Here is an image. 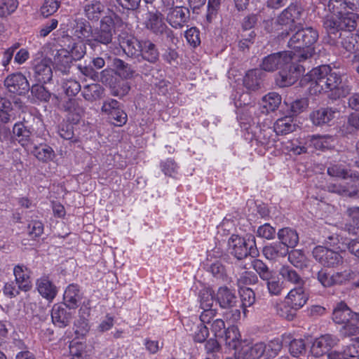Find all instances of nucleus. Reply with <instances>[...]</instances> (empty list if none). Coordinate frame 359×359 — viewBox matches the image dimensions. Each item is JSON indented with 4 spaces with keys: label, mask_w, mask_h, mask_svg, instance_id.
<instances>
[{
    "label": "nucleus",
    "mask_w": 359,
    "mask_h": 359,
    "mask_svg": "<svg viewBox=\"0 0 359 359\" xmlns=\"http://www.w3.org/2000/svg\"><path fill=\"white\" fill-rule=\"evenodd\" d=\"M265 351V358L266 359L274 358L282 348V344L278 339L271 341L267 345Z\"/></svg>",
    "instance_id": "54"
},
{
    "label": "nucleus",
    "mask_w": 359,
    "mask_h": 359,
    "mask_svg": "<svg viewBox=\"0 0 359 359\" xmlns=\"http://www.w3.org/2000/svg\"><path fill=\"white\" fill-rule=\"evenodd\" d=\"M312 254L316 261L327 267H336L343 262L339 253L321 245L314 248Z\"/></svg>",
    "instance_id": "9"
},
{
    "label": "nucleus",
    "mask_w": 359,
    "mask_h": 359,
    "mask_svg": "<svg viewBox=\"0 0 359 359\" xmlns=\"http://www.w3.org/2000/svg\"><path fill=\"white\" fill-rule=\"evenodd\" d=\"M13 273L19 288L27 291L30 289L29 273L27 269L23 266L18 265L14 267Z\"/></svg>",
    "instance_id": "35"
},
{
    "label": "nucleus",
    "mask_w": 359,
    "mask_h": 359,
    "mask_svg": "<svg viewBox=\"0 0 359 359\" xmlns=\"http://www.w3.org/2000/svg\"><path fill=\"white\" fill-rule=\"evenodd\" d=\"M200 306L203 308H212L214 303L213 292L210 288H204L200 292Z\"/></svg>",
    "instance_id": "50"
},
{
    "label": "nucleus",
    "mask_w": 359,
    "mask_h": 359,
    "mask_svg": "<svg viewBox=\"0 0 359 359\" xmlns=\"http://www.w3.org/2000/svg\"><path fill=\"white\" fill-rule=\"evenodd\" d=\"M302 139H294L282 142L283 149L294 155H300L307 152V147Z\"/></svg>",
    "instance_id": "36"
},
{
    "label": "nucleus",
    "mask_w": 359,
    "mask_h": 359,
    "mask_svg": "<svg viewBox=\"0 0 359 359\" xmlns=\"http://www.w3.org/2000/svg\"><path fill=\"white\" fill-rule=\"evenodd\" d=\"M294 59L290 51H284L271 54L265 57L262 62V69L266 72H273L282 69L276 79V83L280 87L292 85L304 72V68Z\"/></svg>",
    "instance_id": "2"
},
{
    "label": "nucleus",
    "mask_w": 359,
    "mask_h": 359,
    "mask_svg": "<svg viewBox=\"0 0 359 359\" xmlns=\"http://www.w3.org/2000/svg\"><path fill=\"white\" fill-rule=\"evenodd\" d=\"M278 275L287 283L299 286L305 285V280L292 267L288 265H283L278 269Z\"/></svg>",
    "instance_id": "28"
},
{
    "label": "nucleus",
    "mask_w": 359,
    "mask_h": 359,
    "mask_svg": "<svg viewBox=\"0 0 359 359\" xmlns=\"http://www.w3.org/2000/svg\"><path fill=\"white\" fill-rule=\"evenodd\" d=\"M86 43L85 42H74L72 45H69L67 50L70 53V56L74 60H79L82 59L86 53Z\"/></svg>",
    "instance_id": "45"
},
{
    "label": "nucleus",
    "mask_w": 359,
    "mask_h": 359,
    "mask_svg": "<svg viewBox=\"0 0 359 359\" xmlns=\"http://www.w3.org/2000/svg\"><path fill=\"white\" fill-rule=\"evenodd\" d=\"M240 296L243 307V313L245 314L246 308L252 306L255 302V294L253 290L249 287L240 288Z\"/></svg>",
    "instance_id": "46"
},
{
    "label": "nucleus",
    "mask_w": 359,
    "mask_h": 359,
    "mask_svg": "<svg viewBox=\"0 0 359 359\" xmlns=\"http://www.w3.org/2000/svg\"><path fill=\"white\" fill-rule=\"evenodd\" d=\"M31 91L33 95L41 100L48 101L50 99V93L42 85H34Z\"/></svg>",
    "instance_id": "64"
},
{
    "label": "nucleus",
    "mask_w": 359,
    "mask_h": 359,
    "mask_svg": "<svg viewBox=\"0 0 359 359\" xmlns=\"http://www.w3.org/2000/svg\"><path fill=\"white\" fill-rule=\"evenodd\" d=\"M309 106L306 98H301L292 102L290 105V111L293 114H299L306 110Z\"/></svg>",
    "instance_id": "62"
},
{
    "label": "nucleus",
    "mask_w": 359,
    "mask_h": 359,
    "mask_svg": "<svg viewBox=\"0 0 359 359\" xmlns=\"http://www.w3.org/2000/svg\"><path fill=\"white\" fill-rule=\"evenodd\" d=\"M189 17V10L181 6H176L169 10L166 15V20L169 25L175 28L180 29L188 21Z\"/></svg>",
    "instance_id": "15"
},
{
    "label": "nucleus",
    "mask_w": 359,
    "mask_h": 359,
    "mask_svg": "<svg viewBox=\"0 0 359 359\" xmlns=\"http://www.w3.org/2000/svg\"><path fill=\"white\" fill-rule=\"evenodd\" d=\"M102 93V88L100 85L93 83L86 86L82 92L84 98L89 101H93L99 98Z\"/></svg>",
    "instance_id": "47"
},
{
    "label": "nucleus",
    "mask_w": 359,
    "mask_h": 359,
    "mask_svg": "<svg viewBox=\"0 0 359 359\" xmlns=\"http://www.w3.org/2000/svg\"><path fill=\"white\" fill-rule=\"evenodd\" d=\"M69 32L73 40L85 42L93 50H95L97 46L94 29L85 19H76L69 29Z\"/></svg>",
    "instance_id": "6"
},
{
    "label": "nucleus",
    "mask_w": 359,
    "mask_h": 359,
    "mask_svg": "<svg viewBox=\"0 0 359 359\" xmlns=\"http://www.w3.org/2000/svg\"><path fill=\"white\" fill-rule=\"evenodd\" d=\"M355 313L352 312L345 302H340L333 309L332 320L335 323L344 324L352 319Z\"/></svg>",
    "instance_id": "22"
},
{
    "label": "nucleus",
    "mask_w": 359,
    "mask_h": 359,
    "mask_svg": "<svg viewBox=\"0 0 359 359\" xmlns=\"http://www.w3.org/2000/svg\"><path fill=\"white\" fill-rule=\"evenodd\" d=\"M309 299V294L305 285H302L292 288L285 296V301L290 309L297 311L307 303Z\"/></svg>",
    "instance_id": "10"
},
{
    "label": "nucleus",
    "mask_w": 359,
    "mask_h": 359,
    "mask_svg": "<svg viewBox=\"0 0 359 359\" xmlns=\"http://www.w3.org/2000/svg\"><path fill=\"white\" fill-rule=\"evenodd\" d=\"M60 6V0H45L41 8V13L44 17L55 13Z\"/></svg>",
    "instance_id": "51"
},
{
    "label": "nucleus",
    "mask_w": 359,
    "mask_h": 359,
    "mask_svg": "<svg viewBox=\"0 0 359 359\" xmlns=\"http://www.w3.org/2000/svg\"><path fill=\"white\" fill-rule=\"evenodd\" d=\"M119 44L127 55L137 56L140 54L142 41H139L135 38L128 36L120 39Z\"/></svg>",
    "instance_id": "31"
},
{
    "label": "nucleus",
    "mask_w": 359,
    "mask_h": 359,
    "mask_svg": "<svg viewBox=\"0 0 359 359\" xmlns=\"http://www.w3.org/2000/svg\"><path fill=\"white\" fill-rule=\"evenodd\" d=\"M266 344L264 343H257L252 346H245L241 351L238 353L239 359H259L261 357H265Z\"/></svg>",
    "instance_id": "27"
},
{
    "label": "nucleus",
    "mask_w": 359,
    "mask_h": 359,
    "mask_svg": "<svg viewBox=\"0 0 359 359\" xmlns=\"http://www.w3.org/2000/svg\"><path fill=\"white\" fill-rule=\"evenodd\" d=\"M257 281L258 278L255 273L245 271L240 275L237 280V285L239 288H244L245 285L255 284Z\"/></svg>",
    "instance_id": "49"
},
{
    "label": "nucleus",
    "mask_w": 359,
    "mask_h": 359,
    "mask_svg": "<svg viewBox=\"0 0 359 359\" xmlns=\"http://www.w3.org/2000/svg\"><path fill=\"white\" fill-rule=\"evenodd\" d=\"M290 352L294 356L298 357L306 351V344L302 339H293L290 344Z\"/></svg>",
    "instance_id": "53"
},
{
    "label": "nucleus",
    "mask_w": 359,
    "mask_h": 359,
    "mask_svg": "<svg viewBox=\"0 0 359 359\" xmlns=\"http://www.w3.org/2000/svg\"><path fill=\"white\" fill-rule=\"evenodd\" d=\"M278 238L280 243L287 248L295 247L299 242V236L294 229L290 227H285L280 229L278 232Z\"/></svg>",
    "instance_id": "33"
},
{
    "label": "nucleus",
    "mask_w": 359,
    "mask_h": 359,
    "mask_svg": "<svg viewBox=\"0 0 359 359\" xmlns=\"http://www.w3.org/2000/svg\"><path fill=\"white\" fill-rule=\"evenodd\" d=\"M252 266L259 274L260 278L266 283L267 290L271 296H280L285 288L284 280L278 275L270 271L268 266L260 259H254Z\"/></svg>",
    "instance_id": "4"
},
{
    "label": "nucleus",
    "mask_w": 359,
    "mask_h": 359,
    "mask_svg": "<svg viewBox=\"0 0 359 359\" xmlns=\"http://www.w3.org/2000/svg\"><path fill=\"white\" fill-rule=\"evenodd\" d=\"M13 133L18 137V142L22 146L27 144L31 133L22 123L19 122L15 123L13 128Z\"/></svg>",
    "instance_id": "44"
},
{
    "label": "nucleus",
    "mask_w": 359,
    "mask_h": 359,
    "mask_svg": "<svg viewBox=\"0 0 359 359\" xmlns=\"http://www.w3.org/2000/svg\"><path fill=\"white\" fill-rule=\"evenodd\" d=\"M357 41L355 37L351 33L344 36L341 41L342 47L348 53H355Z\"/></svg>",
    "instance_id": "63"
},
{
    "label": "nucleus",
    "mask_w": 359,
    "mask_h": 359,
    "mask_svg": "<svg viewBox=\"0 0 359 359\" xmlns=\"http://www.w3.org/2000/svg\"><path fill=\"white\" fill-rule=\"evenodd\" d=\"M70 359H86L84 346L82 344L74 343L69 346Z\"/></svg>",
    "instance_id": "58"
},
{
    "label": "nucleus",
    "mask_w": 359,
    "mask_h": 359,
    "mask_svg": "<svg viewBox=\"0 0 359 359\" xmlns=\"http://www.w3.org/2000/svg\"><path fill=\"white\" fill-rule=\"evenodd\" d=\"M65 93L67 96H74L76 95L81 90V86L79 82L75 80H67L62 85Z\"/></svg>",
    "instance_id": "57"
},
{
    "label": "nucleus",
    "mask_w": 359,
    "mask_h": 359,
    "mask_svg": "<svg viewBox=\"0 0 359 359\" xmlns=\"http://www.w3.org/2000/svg\"><path fill=\"white\" fill-rule=\"evenodd\" d=\"M229 250L238 259L246 257L249 251L245 240L238 235H232L228 241Z\"/></svg>",
    "instance_id": "18"
},
{
    "label": "nucleus",
    "mask_w": 359,
    "mask_h": 359,
    "mask_svg": "<svg viewBox=\"0 0 359 359\" xmlns=\"http://www.w3.org/2000/svg\"><path fill=\"white\" fill-rule=\"evenodd\" d=\"M327 174L331 177L346 179L348 177L358 180L359 175L356 173L349 174L348 170L341 165H333L327 168Z\"/></svg>",
    "instance_id": "43"
},
{
    "label": "nucleus",
    "mask_w": 359,
    "mask_h": 359,
    "mask_svg": "<svg viewBox=\"0 0 359 359\" xmlns=\"http://www.w3.org/2000/svg\"><path fill=\"white\" fill-rule=\"evenodd\" d=\"M32 153L39 161L42 162L50 161L53 160L55 156L53 149L46 144L34 146Z\"/></svg>",
    "instance_id": "42"
},
{
    "label": "nucleus",
    "mask_w": 359,
    "mask_h": 359,
    "mask_svg": "<svg viewBox=\"0 0 359 359\" xmlns=\"http://www.w3.org/2000/svg\"><path fill=\"white\" fill-rule=\"evenodd\" d=\"M297 29V32L288 41V46L294 50L290 52L295 61L300 62L314 54L313 46L318 38V34L311 27L303 28L299 25Z\"/></svg>",
    "instance_id": "3"
},
{
    "label": "nucleus",
    "mask_w": 359,
    "mask_h": 359,
    "mask_svg": "<svg viewBox=\"0 0 359 359\" xmlns=\"http://www.w3.org/2000/svg\"><path fill=\"white\" fill-rule=\"evenodd\" d=\"M281 97L275 92L269 93L263 97L262 104L266 112L274 111L281 103Z\"/></svg>",
    "instance_id": "40"
},
{
    "label": "nucleus",
    "mask_w": 359,
    "mask_h": 359,
    "mask_svg": "<svg viewBox=\"0 0 359 359\" xmlns=\"http://www.w3.org/2000/svg\"><path fill=\"white\" fill-rule=\"evenodd\" d=\"M109 118L112 121V123L116 126H122L127 121V115L120 107L114 111L109 116Z\"/></svg>",
    "instance_id": "56"
},
{
    "label": "nucleus",
    "mask_w": 359,
    "mask_h": 359,
    "mask_svg": "<svg viewBox=\"0 0 359 359\" xmlns=\"http://www.w3.org/2000/svg\"><path fill=\"white\" fill-rule=\"evenodd\" d=\"M297 124L292 116H285L276 120L273 129L276 135H286L296 130Z\"/></svg>",
    "instance_id": "30"
},
{
    "label": "nucleus",
    "mask_w": 359,
    "mask_h": 359,
    "mask_svg": "<svg viewBox=\"0 0 359 359\" xmlns=\"http://www.w3.org/2000/svg\"><path fill=\"white\" fill-rule=\"evenodd\" d=\"M187 330L192 332L193 339L196 343H203L209 336L208 328L203 323L195 325L191 320L188 319L185 323Z\"/></svg>",
    "instance_id": "26"
},
{
    "label": "nucleus",
    "mask_w": 359,
    "mask_h": 359,
    "mask_svg": "<svg viewBox=\"0 0 359 359\" xmlns=\"http://www.w3.org/2000/svg\"><path fill=\"white\" fill-rule=\"evenodd\" d=\"M251 140H255L258 144L267 147H271L276 142V134L273 128L270 127H255L252 132Z\"/></svg>",
    "instance_id": "17"
},
{
    "label": "nucleus",
    "mask_w": 359,
    "mask_h": 359,
    "mask_svg": "<svg viewBox=\"0 0 359 359\" xmlns=\"http://www.w3.org/2000/svg\"><path fill=\"white\" fill-rule=\"evenodd\" d=\"M64 108L67 112V120L74 124L79 122L84 113L83 109L79 104V101L74 99H69L65 102Z\"/></svg>",
    "instance_id": "24"
},
{
    "label": "nucleus",
    "mask_w": 359,
    "mask_h": 359,
    "mask_svg": "<svg viewBox=\"0 0 359 359\" xmlns=\"http://www.w3.org/2000/svg\"><path fill=\"white\" fill-rule=\"evenodd\" d=\"M217 300L224 309H232L236 306L238 299L235 293L227 287H221L217 293Z\"/></svg>",
    "instance_id": "23"
},
{
    "label": "nucleus",
    "mask_w": 359,
    "mask_h": 359,
    "mask_svg": "<svg viewBox=\"0 0 359 359\" xmlns=\"http://www.w3.org/2000/svg\"><path fill=\"white\" fill-rule=\"evenodd\" d=\"M83 8L85 15L91 21H97L104 10L100 0H85Z\"/></svg>",
    "instance_id": "21"
},
{
    "label": "nucleus",
    "mask_w": 359,
    "mask_h": 359,
    "mask_svg": "<svg viewBox=\"0 0 359 359\" xmlns=\"http://www.w3.org/2000/svg\"><path fill=\"white\" fill-rule=\"evenodd\" d=\"M81 299L82 294L80 292L78 285L72 284L65 290L64 293V302L67 307L76 309L78 307Z\"/></svg>",
    "instance_id": "29"
},
{
    "label": "nucleus",
    "mask_w": 359,
    "mask_h": 359,
    "mask_svg": "<svg viewBox=\"0 0 359 359\" xmlns=\"http://www.w3.org/2000/svg\"><path fill=\"white\" fill-rule=\"evenodd\" d=\"M142 58L149 62H155L158 59L159 53L156 45L150 41H142L140 54Z\"/></svg>",
    "instance_id": "38"
},
{
    "label": "nucleus",
    "mask_w": 359,
    "mask_h": 359,
    "mask_svg": "<svg viewBox=\"0 0 359 359\" xmlns=\"http://www.w3.org/2000/svg\"><path fill=\"white\" fill-rule=\"evenodd\" d=\"M338 114L339 111L336 108L321 107L313 111L311 114L310 118L314 125L323 126L330 124V123L333 121Z\"/></svg>",
    "instance_id": "16"
},
{
    "label": "nucleus",
    "mask_w": 359,
    "mask_h": 359,
    "mask_svg": "<svg viewBox=\"0 0 359 359\" xmlns=\"http://www.w3.org/2000/svg\"><path fill=\"white\" fill-rule=\"evenodd\" d=\"M119 21L120 19L115 14L106 15L102 18L100 29H94L97 46L108 45L112 42L116 25Z\"/></svg>",
    "instance_id": "7"
},
{
    "label": "nucleus",
    "mask_w": 359,
    "mask_h": 359,
    "mask_svg": "<svg viewBox=\"0 0 359 359\" xmlns=\"http://www.w3.org/2000/svg\"><path fill=\"white\" fill-rule=\"evenodd\" d=\"M144 25L147 29L156 35H162L168 31L170 32L164 22L163 14L158 11L148 12L146 14Z\"/></svg>",
    "instance_id": "11"
},
{
    "label": "nucleus",
    "mask_w": 359,
    "mask_h": 359,
    "mask_svg": "<svg viewBox=\"0 0 359 359\" xmlns=\"http://www.w3.org/2000/svg\"><path fill=\"white\" fill-rule=\"evenodd\" d=\"M356 26L355 16L353 13H332L327 15L324 21V27L329 34H335L339 30L350 33Z\"/></svg>",
    "instance_id": "5"
},
{
    "label": "nucleus",
    "mask_w": 359,
    "mask_h": 359,
    "mask_svg": "<svg viewBox=\"0 0 359 359\" xmlns=\"http://www.w3.org/2000/svg\"><path fill=\"white\" fill-rule=\"evenodd\" d=\"M262 72L260 69L249 70L244 79L243 84L250 90H255L259 88Z\"/></svg>",
    "instance_id": "39"
},
{
    "label": "nucleus",
    "mask_w": 359,
    "mask_h": 359,
    "mask_svg": "<svg viewBox=\"0 0 359 359\" xmlns=\"http://www.w3.org/2000/svg\"><path fill=\"white\" fill-rule=\"evenodd\" d=\"M52 321L59 327L67 326L72 319V313L67 312L62 305L55 304L51 311Z\"/></svg>",
    "instance_id": "25"
},
{
    "label": "nucleus",
    "mask_w": 359,
    "mask_h": 359,
    "mask_svg": "<svg viewBox=\"0 0 359 359\" xmlns=\"http://www.w3.org/2000/svg\"><path fill=\"white\" fill-rule=\"evenodd\" d=\"M263 253L265 257L270 260H274L278 257H283L289 254L288 259L294 265H295V264L294 263L293 257H295L297 254L300 255V252L297 250L289 253L287 248L280 243H276L265 246L263 249Z\"/></svg>",
    "instance_id": "14"
},
{
    "label": "nucleus",
    "mask_w": 359,
    "mask_h": 359,
    "mask_svg": "<svg viewBox=\"0 0 359 359\" xmlns=\"http://www.w3.org/2000/svg\"><path fill=\"white\" fill-rule=\"evenodd\" d=\"M11 103L8 100L0 97V121L4 123L11 118Z\"/></svg>",
    "instance_id": "52"
},
{
    "label": "nucleus",
    "mask_w": 359,
    "mask_h": 359,
    "mask_svg": "<svg viewBox=\"0 0 359 359\" xmlns=\"http://www.w3.org/2000/svg\"><path fill=\"white\" fill-rule=\"evenodd\" d=\"M33 70L34 77L39 83H46L52 79L51 61L48 58L34 60Z\"/></svg>",
    "instance_id": "12"
},
{
    "label": "nucleus",
    "mask_w": 359,
    "mask_h": 359,
    "mask_svg": "<svg viewBox=\"0 0 359 359\" xmlns=\"http://www.w3.org/2000/svg\"><path fill=\"white\" fill-rule=\"evenodd\" d=\"M317 279L319 283L325 287H330L333 286L332 273L328 272L325 269L320 270L317 273Z\"/></svg>",
    "instance_id": "59"
},
{
    "label": "nucleus",
    "mask_w": 359,
    "mask_h": 359,
    "mask_svg": "<svg viewBox=\"0 0 359 359\" xmlns=\"http://www.w3.org/2000/svg\"><path fill=\"white\" fill-rule=\"evenodd\" d=\"M73 60L67 49L58 50L54 56V64L57 69L62 73H67L71 67Z\"/></svg>",
    "instance_id": "32"
},
{
    "label": "nucleus",
    "mask_w": 359,
    "mask_h": 359,
    "mask_svg": "<svg viewBox=\"0 0 359 359\" xmlns=\"http://www.w3.org/2000/svg\"><path fill=\"white\" fill-rule=\"evenodd\" d=\"M359 345L347 346L342 352H332L328 355L329 359H356L359 355Z\"/></svg>",
    "instance_id": "41"
},
{
    "label": "nucleus",
    "mask_w": 359,
    "mask_h": 359,
    "mask_svg": "<svg viewBox=\"0 0 359 359\" xmlns=\"http://www.w3.org/2000/svg\"><path fill=\"white\" fill-rule=\"evenodd\" d=\"M18 7L15 0H0V16H6L14 12Z\"/></svg>",
    "instance_id": "55"
},
{
    "label": "nucleus",
    "mask_w": 359,
    "mask_h": 359,
    "mask_svg": "<svg viewBox=\"0 0 359 359\" xmlns=\"http://www.w3.org/2000/svg\"><path fill=\"white\" fill-rule=\"evenodd\" d=\"M309 142L311 147L316 149H330L334 147V139L331 135H312L309 137Z\"/></svg>",
    "instance_id": "34"
},
{
    "label": "nucleus",
    "mask_w": 359,
    "mask_h": 359,
    "mask_svg": "<svg viewBox=\"0 0 359 359\" xmlns=\"http://www.w3.org/2000/svg\"><path fill=\"white\" fill-rule=\"evenodd\" d=\"M354 273L351 269L332 273V282L334 285H341L353 279Z\"/></svg>",
    "instance_id": "48"
},
{
    "label": "nucleus",
    "mask_w": 359,
    "mask_h": 359,
    "mask_svg": "<svg viewBox=\"0 0 359 359\" xmlns=\"http://www.w3.org/2000/svg\"><path fill=\"white\" fill-rule=\"evenodd\" d=\"M228 346L236 349L240 344L241 334L237 327L231 326L226 328V332L221 337Z\"/></svg>",
    "instance_id": "37"
},
{
    "label": "nucleus",
    "mask_w": 359,
    "mask_h": 359,
    "mask_svg": "<svg viewBox=\"0 0 359 359\" xmlns=\"http://www.w3.org/2000/svg\"><path fill=\"white\" fill-rule=\"evenodd\" d=\"M302 13V8L297 4H292L279 14L276 24L281 27H288L290 31L293 29H295L299 26V25H296L295 23L300 19Z\"/></svg>",
    "instance_id": "8"
},
{
    "label": "nucleus",
    "mask_w": 359,
    "mask_h": 359,
    "mask_svg": "<svg viewBox=\"0 0 359 359\" xmlns=\"http://www.w3.org/2000/svg\"><path fill=\"white\" fill-rule=\"evenodd\" d=\"M336 344L335 339L330 334H325L316 339L311 348V352L316 357L327 353Z\"/></svg>",
    "instance_id": "19"
},
{
    "label": "nucleus",
    "mask_w": 359,
    "mask_h": 359,
    "mask_svg": "<svg viewBox=\"0 0 359 359\" xmlns=\"http://www.w3.org/2000/svg\"><path fill=\"white\" fill-rule=\"evenodd\" d=\"M302 84L308 83L309 92L311 95H318L330 91V97L337 100L346 97L351 90L348 83L342 76L329 65H322L314 68L307 73L301 81Z\"/></svg>",
    "instance_id": "1"
},
{
    "label": "nucleus",
    "mask_w": 359,
    "mask_h": 359,
    "mask_svg": "<svg viewBox=\"0 0 359 359\" xmlns=\"http://www.w3.org/2000/svg\"><path fill=\"white\" fill-rule=\"evenodd\" d=\"M210 329L215 337L219 339H221L226 330L224 321L220 318L212 321Z\"/></svg>",
    "instance_id": "60"
},
{
    "label": "nucleus",
    "mask_w": 359,
    "mask_h": 359,
    "mask_svg": "<svg viewBox=\"0 0 359 359\" xmlns=\"http://www.w3.org/2000/svg\"><path fill=\"white\" fill-rule=\"evenodd\" d=\"M36 287L39 293L45 299L52 301L57 293L56 286L47 276H43L38 278Z\"/></svg>",
    "instance_id": "20"
},
{
    "label": "nucleus",
    "mask_w": 359,
    "mask_h": 359,
    "mask_svg": "<svg viewBox=\"0 0 359 359\" xmlns=\"http://www.w3.org/2000/svg\"><path fill=\"white\" fill-rule=\"evenodd\" d=\"M257 233L259 237L270 240L274 238L276 230L269 224H264L258 228Z\"/></svg>",
    "instance_id": "61"
},
{
    "label": "nucleus",
    "mask_w": 359,
    "mask_h": 359,
    "mask_svg": "<svg viewBox=\"0 0 359 359\" xmlns=\"http://www.w3.org/2000/svg\"><path fill=\"white\" fill-rule=\"evenodd\" d=\"M4 85L12 93L22 95L29 90V84L26 77L21 73L12 74L6 77Z\"/></svg>",
    "instance_id": "13"
}]
</instances>
